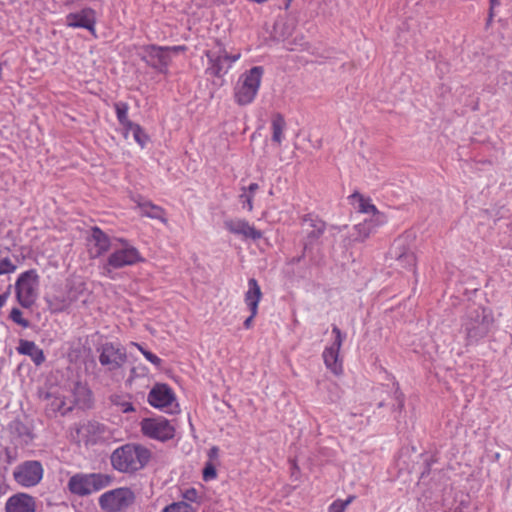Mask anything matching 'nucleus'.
Segmentation results:
<instances>
[{"instance_id": "9d476101", "label": "nucleus", "mask_w": 512, "mask_h": 512, "mask_svg": "<svg viewBox=\"0 0 512 512\" xmlns=\"http://www.w3.org/2000/svg\"><path fill=\"white\" fill-rule=\"evenodd\" d=\"M13 476L18 484L24 487H32L41 481L43 466L36 460L25 461L16 467Z\"/></svg>"}, {"instance_id": "09e8293b", "label": "nucleus", "mask_w": 512, "mask_h": 512, "mask_svg": "<svg viewBox=\"0 0 512 512\" xmlns=\"http://www.w3.org/2000/svg\"><path fill=\"white\" fill-rule=\"evenodd\" d=\"M385 405H386L385 401H381L378 403L379 408L384 407Z\"/></svg>"}, {"instance_id": "f8f14e48", "label": "nucleus", "mask_w": 512, "mask_h": 512, "mask_svg": "<svg viewBox=\"0 0 512 512\" xmlns=\"http://www.w3.org/2000/svg\"><path fill=\"white\" fill-rule=\"evenodd\" d=\"M98 351H100V364L108 367L110 371L120 369L127 361L126 350L120 345L108 342L103 344Z\"/></svg>"}, {"instance_id": "4be33fe9", "label": "nucleus", "mask_w": 512, "mask_h": 512, "mask_svg": "<svg viewBox=\"0 0 512 512\" xmlns=\"http://www.w3.org/2000/svg\"><path fill=\"white\" fill-rule=\"evenodd\" d=\"M91 241L94 243L96 248L95 256H100L106 253L110 246V238L104 233L99 227H93L91 229Z\"/></svg>"}, {"instance_id": "a19ab883", "label": "nucleus", "mask_w": 512, "mask_h": 512, "mask_svg": "<svg viewBox=\"0 0 512 512\" xmlns=\"http://www.w3.org/2000/svg\"><path fill=\"white\" fill-rule=\"evenodd\" d=\"M165 48L168 50L170 58L172 54H178L180 52H185L187 50V47L185 45L165 46Z\"/></svg>"}, {"instance_id": "f704fd0d", "label": "nucleus", "mask_w": 512, "mask_h": 512, "mask_svg": "<svg viewBox=\"0 0 512 512\" xmlns=\"http://www.w3.org/2000/svg\"><path fill=\"white\" fill-rule=\"evenodd\" d=\"M10 318L12 321L17 323L18 325L27 328L29 326V321L23 318V313L18 308H13L10 312Z\"/></svg>"}, {"instance_id": "cd10ccee", "label": "nucleus", "mask_w": 512, "mask_h": 512, "mask_svg": "<svg viewBox=\"0 0 512 512\" xmlns=\"http://www.w3.org/2000/svg\"><path fill=\"white\" fill-rule=\"evenodd\" d=\"M115 110L117 119L121 125L125 128V130L134 124L132 121L128 119V105L123 102H119L115 104Z\"/></svg>"}, {"instance_id": "7ed1b4c3", "label": "nucleus", "mask_w": 512, "mask_h": 512, "mask_svg": "<svg viewBox=\"0 0 512 512\" xmlns=\"http://www.w3.org/2000/svg\"><path fill=\"white\" fill-rule=\"evenodd\" d=\"M112 477L102 473H77L68 481L69 491L77 496L83 497L107 487Z\"/></svg>"}, {"instance_id": "a18cd8bd", "label": "nucleus", "mask_w": 512, "mask_h": 512, "mask_svg": "<svg viewBox=\"0 0 512 512\" xmlns=\"http://www.w3.org/2000/svg\"><path fill=\"white\" fill-rule=\"evenodd\" d=\"M259 189V186L257 183H251L247 190L249 191V194L253 196V194Z\"/></svg>"}, {"instance_id": "de8ad7c7", "label": "nucleus", "mask_w": 512, "mask_h": 512, "mask_svg": "<svg viewBox=\"0 0 512 512\" xmlns=\"http://www.w3.org/2000/svg\"><path fill=\"white\" fill-rule=\"evenodd\" d=\"M284 2V8L287 10L291 5L292 0H284Z\"/></svg>"}, {"instance_id": "2eb2a0df", "label": "nucleus", "mask_w": 512, "mask_h": 512, "mask_svg": "<svg viewBox=\"0 0 512 512\" xmlns=\"http://www.w3.org/2000/svg\"><path fill=\"white\" fill-rule=\"evenodd\" d=\"M262 298L260 286L255 278L248 281V291L245 293V303L250 310V316L247 317L243 323L246 329L251 328L253 319L258 312V304Z\"/></svg>"}, {"instance_id": "58836bf2", "label": "nucleus", "mask_w": 512, "mask_h": 512, "mask_svg": "<svg viewBox=\"0 0 512 512\" xmlns=\"http://www.w3.org/2000/svg\"><path fill=\"white\" fill-rule=\"evenodd\" d=\"M9 280H10V278H9V277H7V279H6V280H1V281H0V282H1V284H2V283H4V282H5V284H6V286H5V290L3 291V293H2V294H0V307H2V306L5 304V302H6L7 298L9 297V295H10V293H11L12 285L9 283Z\"/></svg>"}, {"instance_id": "473e14b6", "label": "nucleus", "mask_w": 512, "mask_h": 512, "mask_svg": "<svg viewBox=\"0 0 512 512\" xmlns=\"http://www.w3.org/2000/svg\"><path fill=\"white\" fill-rule=\"evenodd\" d=\"M355 499V496H349L346 500H335L329 507V512H344L346 507Z\"/></svg>"}, {"instance_id": "39448f33", "label": "nucleus", "mask_w": 512, "mask_h": 512, "mask_svg": "<svg viewBox=\"0 0 512 512\" xmlns=\"http://www.w3.org/2000/svg\"><path fill=\"white\" fill-rule=\"evenodd\" d=\"M18 303L26 309L31 308L39 294V275L35 269L21 273L15 283Z\"/></svg>"}, {"instance_id": "79ce46f5", "label": "nucleus", "mask_w": 512, "mask_h": 512, "mask_svg": "<svg viewBox=\"0 0 512 512\" xmlns=\"http://www.w3.org/2000/svg\"><path fill=\"white\" fill-rule=\"evenodd\" d=\"M183 496L186 500L194 502L197 499V491L194 488L188 489Z\"/></svg>"}, {"instance_id": "f3484780", "label": "nucleus", "mask_w": 512, "mask_h": 512, "mask_svg": "<svg viewBox=\"0 0 512 512\" xmlns=\"http://www.w3.org/2000/svg\"><path fill=\"white\" fill-rule=\"evenodd\" d=\"M175 400L172 389L166 384H156L148 394V402L155 408H164Z\"/></svg>"}, {"instance_id": "f257e3e1", "label": "nucleus", "mask_w": 512, "mask_h": 512, "mask_svg": "<svg viewBox=\"0 0 512 512\" xmlns=\"http://www.w3.org/2000/svg\"><path fill=\"white\" fill-rule=\"evenodd\" d=\"M494 315L490 308L483 306L469 307L461 322V331L465 335V345L477 344L488 336L494 326Z\"/></svg>"}, {"instance_id": "37998d69", "label": "nucleus", "mask_w": 512, "mask_h": 512, "mask_svg": "<svg viewBox=\"0 0 512 512\" xmlns=\"http://www.w3.org/2000/svg\"><path fill=\"white\" fill-rule=\"evenodd\" d=\"M499 4V0H490L489 21L493 18V9Z\"/></svg>"}, {"instance_id": "9b49d317", "label": "nucleus", "mask_w": 512, "mask_h": 512, "mask_svg": "<svg viewBox=\"0 0 512 512\" xmlns=\"http://www.w3.org/2000/svg\"><path fill=\"white\" fill-rule=\"evenodd\" d=\"M143 434L149 438L167 441L174 437L175 429L165 418H147L141 422Z\"/></svg>"}, {"instance_id": "4468645a", "label": "nucleus", "mask_w": 512, "mask_h": 512, "mask_svg": "<svg viewBox=\"0 0 512 512\" xmlns=\"http://www.w3.org/2000/svg\"><path fill=\"white\" fill-rule=\"evenodd\" d=\"M332 333L335 334V340L330 347L324 350L323 359L326 367L334 374L338 375L342 372V364L339 361V350L342 346L344 336L336 325H333Z\"/></svg>"}, {"instance_id": "f03ea898", "label": "nucleus", "mask_w": 512, "mask_h": 512, "mask_svg": "<svg viewBox=\"0 0 512 512\" xmlns=\"http://www.w3.org/2000/svg\"><path fill=\"white\" fill-rule=\"evenodd\" d=\"M150 458L149 449L140 444L128 443L115 449L110 456V461L116 471L132 474L143 469Z\"/></svg>"}, {"instance_id": "20e7f679", "label": "nucleus", "mask_w": 512, "mask_h": 512, "mask_svg": "<svg viewBox=\"0 0 512 512\" xmlns=\"http://www.w3.org/2000/svg\"><path fill=\"white\" fill-rule=\"evenodd\" d=\"M263 72V67L255 66L239 78L235 87V100L239 105L250 104L255 99Z\"/></svg>"}, {"instance_id": "423d86ee", "label": "nucleus", "mask_w": 512, "mask_h": 512, "mask_svg": "<svg viewBox=\"0 0 512 512\" xmlns=\"http://www.w3.org/2000/svg\"><path fill=\"white\" fill-rule=\"evenodd\" d=\"M134 502L135 494L127 487L107 491L99 497V506L106 512H123Z\"/></svg>"}, {"instance_id": "c9c22d12", "label": "nucleus", "mask_w": 512, "mask_h": 512, "mask_svg": "<svg viewBox=\"0 0 512 512\" xmlns=\"http://www.w3.org/2000/svg\"><path fill=\"white\" fill-rule=\"evenodd\" d=\"M133 345H135L140 351L141 353L143 354V356L149 361L151 362L152 364H154L155 366H160L162 360L155 354H153L152 352L148 351V350H145L141 345L137 344V343H132Z\"/></svg>"}, {"instance_id": "412c9836", "label": "nucleus", "mask_w": 512, "mask_h": 512, "mask_svg": "<svg viewBox=\"0 0 512 512\" xmlns=\"http://www.w3.org/2000/svg\"><path fill=\"white\" fill-rule=\"evenodd\" d=\"M18 351L23 355H28L37 366L42 364L45 360L43 350L33 341L21 340Z\"/></svg>"}, {"instance_id": "c756f323", "label": "nucleus", "mask_w": 512, "mask_h": 512, "mask_svg": "<svg viewBox=\"0 0 512 512\" xmlns=\"http://www.w3.org/2000/svg\"><path fill=\"white\" fill-rule=\"evenodd\" d=\"M126 131H130L132 132L133 134V137L135 139V141L141 146V147H144L147 140H148V136L147 134L143 131V129L140 127V125L134 123L132 124L130 127H128L126 129Z\"/></svg>"}, {"instance_id": "c03bdc74", "label": "nucleus", "mask_w": 512, "mask_h": 512, "mask_svg": "<svg viewBox=\"0 0 512 512\" xmlns=\"http://www.w3.org/2000/svg\"><path fill=\"white\" fill-rule=\"evenodd\" d=\"M308 249V243H305L304 245V251ZM305 252H303L300 256L292 258L291 262L293 264L299 263L304 258Z\"/></svg>"}, {"instance_id": "b1692460", "label": "nucleus", "mask_w": 512, "mask_h": 512, "mask_svg": "<svg viewBox=\"0 0 512 512\" xmlns=\"http://www.w3.org/2000/svg\"><path fill=\"white\" fill-rule=\"evenodd\" d=\"M376 220L364 219L361 223L354 226L355 234L352 235L354 241H363L370 236L376 228Z\"/></svg>"}, {"instance_id": "6ab92c4d", "label": "nucleus", "mask_w": 512, "mask_h": 512, "mask_svg": "<svg viewBox=\"0 0 512 512\" xmlns=\"http://www.w3.org/2000/svg\"><path fill=\"white\" fill-rule=\"evenodd\" d=\"M225 227L233 234L243 235L246 238L253 240L260 239L262 237L261 231L250 226L245 220H227L225 221Z\"/></svg>"}, {"instance_id": "6e6552de", "label": "nucleus", "mask_w": 512, "mask_h": 512, "mask_svg": "<svg viewBox=\"0 0 512 512\" xmlns=\"http://www.w3.org/2000/svg\"><path fill=\"white\" fill-rule=\"evenodd\" d=\"M206 56L209 60L207 72L213 76L221 77L227 72L232 63L240 58V53L231 55L222 45H218L216 50L207 51Z\"/></svg>"}, {"instance_id": "bb28decb", "label": "nucleus", "mask_w": 512, "mask_h": 512, "mask_svg": "<svg viewBox=\"0 0 512 512\" xmlns=\"http://www.w3.org/2000/svg\"><path fill=\"white\" fill-rule=\"evenodd\" d=\"M391 393H392L391 398L393 400V403L391 404L392 410L393 411H396V410L401 411L404 407L405 396L401 392L399 384L397 382H394L392 384Z\"/></svg>"}, {"instance_id": "aec40b11", "label": "nucleus", "mask_w": 512, "mask_h": 512, "mask_svg": "<svg viewBox=\"0 0 512 512\" xmlns=\"http://www.w3.org/2000/svg\"><path fill=\"white\" fill-rule=\"evenodd\" d=\"M303 222L307 226L306 237L309 243H313L319 239L326 229V223L314 214L305 215Z\"/></svg>"}, {"instance_id": "ddd939ff", "label": "nucleus", "mask_w": 512, "mask_h": 512, "mask_svg": "<svg viewBox=\"0 0 512 512\" xmlns=\"http://www.w3.org/2000/svg\"><path fill=\"white\" fill-rule=\"evenodd\" d=\"M142 60L160 73H167L171 62L169 52L165 46L146 45L143 47Z\"/></svg>"}, {"instance_id": "ea45409f", "label": "nucleus", "mask_w": 512, "mask_h": 512, "mask_svg": "<svg viewBox=\"0 0 512 512\" xmlns=\"http://www.w3.org/2000/svg\"><path fill=\"white\" fill-rule=\"evenodd\" d=\"M50 406H51V410H52L53 412H61V414H63V415H64L67 411H69V410H70V408H67V409L63 410L64 401H63V400H61V399H59V398H55V399L51 402Z\"/></svg>"}, {"instance_id": "a878e982", "label": "nucleus", "mask_w": 512, "mask_h": 512, "mask_svg": "<svg viewBox=\"0 0 512 512\" xmlns=\"http://www.w3.org/2000/svg\"><path fill=\"white\" fill-rule=\"evenodd\" d=\"M285 127L286 122L283 115L280 113L274 114L271 121L272 141L274 143L281 144Z\"/></svg>"}, {"instance_id": "4c0bfd02", "label": "nucleus", "mask_w": 512, "mask_h": 512, "mask_svg": "<svg viewBox=\"0 0 512 512\" xmlns=\"http://www.w3.org/2000/svg\"><path fill=\"white\" fill-rule=\"evenodd\" d=\"M216 468L213 464L207 463L206 466L203 469V479L205 481H209L211 479H214L216 477Z\"/></svg>"}, {"instance_id": "393cba45", "label": "nucleus", "mask_w": 512, "mask_h": 512, "mask_svg": "<svg viewBox=\"0 0 512 512\" xmlns=\"http://www.w3.org/2000/svg\"><path fill=\"white\" fill-rule=\"evenodd\" d=\"M82 430L85 433L88 442L96 443L103 437L106 427L97 421H89L87 424L83 425Z\"/></svg>"}, {"instance_id": "a211bd4d", "label": "nucleus", "mask_w": 512, "mask_h": 512, "mask_svg": "<svg viewBox=\"0 0 512 512\" xmlns=\"http://www.w3.org/2000/svg\"><path fill=\"white\" fill-rule=\"evenodd\" d=\"M6 512H35V499L25 493H18L11 496L5 506Z\"/></svg>"}, {"instance_id": "72a5a7b5", "label": "nucleus", "mask_w": 512, "mask_h": 512, "mask_svg": "<svg viewBox=\"0 0 512 512\" xmlns=\"http://www.w3.org/2000/svg\"><path fill=\"white\" fill-rule=\"evenodd\" d=\"M17 266L8 258H0V276L8 275L16 270Z\"/></svg>"}, {"instance_id": "1a4fd4ad", "label": "nucleus", "mask_w": 512, "mask_h": 512, "mask_svg": "<svg viewBox=\"0 0 512 512\" xmlns=\"http://www.w3.org/2000/svg\"><path fill=\"white\" fill-rule=\"evenodd\" d=\"M409 236H400L394 240L389 251L391 259L395 260L397 268L413 269L416 264V257L408 244Z\"/></svg>"}, {"instance_id": "e433bc0d", "label": "nucleus", "mask_w": 512, "mask_h": 512, "mask_svg": "<svg viewBox=\"0 0 512 512\" xmlns=\"http://www.w3.org/2000/svg\"><path fill=\"white\" fill-rule=\"evenodd\" d=\"M243 193L239 196L240 202L242 203V207L248 209V211H251L253 209V202L252 198L253 196L251 194L246 193V188H243Z\"/></svg>"}, {"instance_id": "dca6fc26", "label": "nucleus", "mask_w": 512, "mask_h": 512, "mask_svg": "<svg viewBox=\"0 0 512 512\" xmlns=\"http://www.w3.org/2000/svg\"><path fill=\"white\" fill-rule=\"evenodd\" d=\"M66 24L73 28H85L94 34L96 13L92 8H84L79 12L69 13L66 16Z\"/></svg>"}, {"instance_id": "c85d7f7f", "label": "nucleus", "mask_w": 512, "mask_h": 512, "mask_svg": "<svg viewBox=\"0 0 512 512\" xmlns=\"http://www.w3.org/2000/svg\"><path fill=\"white\" fill-rule=\"evenodd\" d=\"M111 403L120 408L123 413L133 412L135 409L132 403L125 399V396L119 394H113L110 396Z\"/></svg>"}, {"instance_id": "49530a36", "label": "nucleus", "mask_w": 512, "mask_h": 512, "mask_svg": "<svg viewBox=\"0 0 512 512\" xmlns=\"http://www.w3.org/2000/svg\"><path fill=\"white\" fill-rule=\"evenodd\" d=\"M217 453H218V448L217 447H212L210 449V451H209V456L213 457V456L217 455Z\"/></svg>"}, {"instance_id": "7c9ffc66", "label": "nucleus", "mask_w": 512, "mask_h": 512, "mask_svg": "<svg viewBox=\"0 0 512 512\" xmlns=\"http://www.w3.org/2000/svg\"><path fill=\"white\" fill-rule=\"evenodd\" d=\"M162 512H195V510L190 504L181 501L171 503Z\"/></svg>"}, {"instance_id": "0eeeda50", "label": "nucleus", "mask_w": 512, "mask_h": 512, "mask_svg": "<svg viewBox=\"0 0 512 512\" xmlns=\"http://www.w3.org/2000/svg\"><path fill=\"white\" fill-rule=\"evenodd\" d=\"M120 247H115L114 251L109 255L107 264L104 269L110 272V267L113 269H120L125 266H132L137 263L143 262L144 258L141 256L138 249L125 239H119Z\"/></svg>"}, {"instance_id": "2f4dec72", "label": "nucleus", "mask_w": 512, "mask_h": 512, "mask_svg": "<svg viewBox=\"0 0 512 512\" xmlns=\"http://www.w3.org/2000/svg\"><path fill=\"white\" fill-rule=\"evenodd\" d=\"M351 197L358 199L360 212L365 213V214H369V213L376 214V212H377L376 207L373 204L368 203L363 198V196L361 194L356 192Z\"/></svg>"}, {"instance_id": "5701e85b", "label": "nucleus", "mask_w": 512, "mask_h": 512, "mask_svg": "<svg viewBox=\"0 0 512 512\" xmlns=\"http://www.w3.org/2000/svg\"><path fill=\"white\" fill-rule=\"evenodd\" d=\"M136 203L138 207L141 210V213L143 216L152 218V219H158L162 221L163 223H166V218L164 217V210L153 204L150 201L143 200L142 198H139L136 200Z\"/></svg>"}]
</instances>
